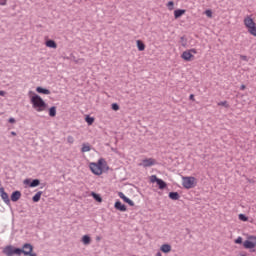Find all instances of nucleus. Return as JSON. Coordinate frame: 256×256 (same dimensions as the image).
I'll return each mask as SVG.
<instances>
[{
	"label": "nucleus",
	"instance_id": "nucleus-24",
	"mask_svg": "<svg viewBox=\"0 0 256 256\" xmlns=\"http://www.w3.org/2000/svg\"><path fill=\"white\" fill-rule=\"evenodd\" d=\"M136 43H137L138 51H145V44L143 43V41L137 40Z\"/></svg>",
	"mask_w": 256,
	"mask_h": 256
},
{
	"label": "nucleus",
	"instance_id": "nucleus-20",
	"mask_svg": "<svg viewBox=\"0 0 256 256\" xmlns=\"http://www.w3.org/2000/svg\"><path fill=\"white\" fill-rule=\"evenodd\" d=\"M89 151H91V145L89 143H83L82 148H81V152L82 153H89Z\"/></svg>",
	"mask_w": 256,
	"mask_h": 256
},
{
	"label": "nucleus",
	"instance_id": "nucleus-32",
	"mask_svg": "<svg viewBox=\"0 0 256 256\" xmlns=\"http://www.w3.org/2000/svg\"><path fill=\"white\" fill-rule=\"evenodd\" d=\"M234 243H236V245H241V243H243V238L238 237L237 239L234 240Z\"/></svg>",
	"mask_w": 256,
	"mask_h": 256
},
{
	"label": "nucleus",
	"instance_id": "nucleus-45",
	"mask_svg": "<svg viewBox=\"0 0 256 256\" xmlns=\"http://www.w3.org/2000/svg\"><path fill=\"white\" fill-rule=\"evenodd\" d=\"M1 97L5 96V91H0Z\"/></svg>",
	"mask_w": 256,
	"mask_h": 256
},
{
	"label": "nucleus",
	"instance_id": "nucleus-2",
	"mask_svg": "<svg viewBox=\"0 0 256 256\" xmlns=\"http://www.w3.org/2000/svg\"><path fill=\"white\" fill-rule=\"evenodd\" d=\"M244 25L248 29V33H250V35H253V37H256L255 21H253V18L251 16H246L244 18Z\"/></svg>",
	"mask_w": 256,
	"mask_h": 256
},
{
	"label": "nucleus",
	"instance_id": "nucleus-15",
	"mask_svg": "<svg viewBox=\"0 0 256 256\" xmlns=\"http://www.w3.org/2000/svg\"><path fill=\"white\" fill-rule=\"evenodd\" d=\"M168 197L170 198V199H172V201H179V199H180V195H179V193L178 192H170L169 194H168Z\"/></svg>",
	"mask_w": 256,
	"mask_h": 256
},
{
	"label": "nucleus",
	"instance_id": "nucleus-7",
	"mask_svg": "<svg viewBox=\"0 0 256 256\" xmlns=\"http://www.w3.org/2000/svg\"><path fill=\"white\" fill-rule=\"evenodd\" d=\"M90 171H92L94 175H103V168L95 162L90 163Z\"/></svg>",
	"mask_w": 256,
	"mask_h": 256
},
{
	"label": "nucleus",
	"instance_id": "nucleus-18",
	"mask_svg": "<svg viewBox=\"0 0 256 256\" xmlns=\"http://www.w3.org/2000/svg\"><path fill=\"white\" fill-rule=\"evenodd\" d=\"M182 15H185V9H177L174 11L175 19H179V17H182Z\"/></svg>",
	"mask_w": 256,
	"mask_h": 256
},
{
	"label": "nucleus",
	"instance_id": "nucleus-39",
	"mask_svg": "<svg viewBox=\"0 0 256 256\" xmlns=\"http://www.w3.org/2000/svg\"><path fill=\"white\" fill-rule=\"evenodd\" d=\"M0 5H2V6L7 5V0H0Z\"/></svg>",
	"mask_w": 256,
	"mask_h": 256
},
{
	"label": "nucleus",
	"instance_id": "nucleus-44",
	"mask_svg": "<svg viewBox=\"0 0 256 256\" xmlns=\"http://www.w3.org/2000/svg\"><path fill=\"white\" fill-rule=\"evenodd\" d=\"M239 256H247V253L242 252V253L239 254Z\"/></svg>",
	"mask_w": 256,
	"mask_h": 256
},
{
	"label": "nucleus",
	"instance_id": "nucleus-34",
	"mask_svg": "<svg viewBox=\"0 0 256 256\" xmlns=\"http://www.w3.org/2000/svg\"><path fill=\"white\" fill-rule=\"evenodd\" d=\"M67 141L70 143V145H73V143H75V138H73V136H68Z\"/></svg>",
	"mask_w": 256,
	"mask_h": 256
},
{
	"label": "nucleus",
	"instance_id": "nucleus-37",
	"mask_svg": "<svg viewBox=\"0 0 256 256\" xmlns=\"http://www.w3.org/2000/svg\"><path fill=\"white\" fill-rule=\"evenodd\" d=\"M112 109H113V111H119V104L113 103L112 104Z\"/></svg>",
	"mask_w": 256,
	"mask_h": 256
},
{
	"label": "nucleus",
	"instance_id": "nucleus-23",
	"mask_svg": "<svg viewBox=\"0 0 256 256\" xmlns=\"http://www.w3.org/2000/svg\"><path fill=\"white\" fill-rule=\"evenodd\" d=\"M82 243L84 245H89L91 243V237H89V235H84L82 237Z\"/></svg>",
	"mask_w": 256,
	"mask_h": 256
},
{
	"label": "nucleus",
	"instance_id": "nucleus-46",
	"mask_svg": "<svg viewBox=\"0 0 256 256\" xmlns=\"http://www.w3.org/2000/svg\"><path fill=\"white\" fill-rule=\"evenodd\" d=\"M156 256H163V255L161 254V252H157Z\"/></svg>",
	"mask_w": 256,
	"mask_h": 256
},
{
	"label": "nucleus",
	"instance_id": "nucleus-8",
	"mask_svg": "<svg viewBox=\"0 0 256 256\" xmlns=\"http://www.w3.org/2000/svg\"><path fill=\"white\" fill-rule=\"evenodd\" d=\"M0 197L6 205H11V200L9 199V194L5 192V188H0Z\"/></svg>",
	"mask_w": 256,
	"mask_h": 256
},
{
	"label": "nucleus",
	"instance_id": "nucleus-40",
	"mask_svg": "<svg viewBox=\"0 0 256 256\" xmlns=\"http://www.w3.org/2000/svg\"><path fill=\"white\" fill-rule=\"evenodd\" d=\"M118 196L120 197V199H123L125 197V194L123 192H119Z\"/></svg>",
	"mask_w": 256,
	"mask_h": 256
},
{
	"label": "nucleus",
	"instance_id": "nucleus-33",
	"mask_svg": "<svg viewBox=\"0 0 256 256\" xmlns=\"http://www.w3.org/2000/svg\"><path fill=\"white\" fill-rule=\"evenodd\" d=\"M204 13H205V15L208 16L210 19H211V17H213V11H211L210 9L206 10Z\"/></svg>",
	"mask_w": 256,
	"mask_h": 256
},
{
	"label": "nucleus",
	"instance_id": "nucleus-29",
	"mask_svg": "<svg viewBox=\"0 0 256 256\" xmlns=\"http://www.w3.org/2000/svg\"><path fill=\"white\" fill-rule=\"evenodd\" d=\"M180 43H181L182 47H187V39L185 38V36H182L180 38Z\"/></svg>",
	"mask_w": 256,
	"mask_h": 256
},
{
	"label": "nucleus",
	"instance_id": "nucleus-36",
	"mask_svg": "<svg viewBox=\"0 0 256 256\" xmlns=\"http://www.w3.org/2000/svg\"><path fill=\"white\" fill-rule=\"evenodd\" d=\"M173 5H175V3L173 1L168 2L167 7H168V9H170V11H172Z\"/></svg>",
	"mask_w": 256,
	"mask_h": 256
},
{
	"label": "nucleus",
	"instance_id": "nucleus-26",
	"mask_svg": "<svg viewBox=\"0 0 256 256\" xmlns=\"http://www.w3.org/2000/svg\"><path fill=\"white\" fill-rule=\"evenodd\" d=\"M92 197L93 199H95V201H97L98 203H101V201H103V198H101V195L95 193V192H92Z\"/></svg>",
	"mask_w": 256,
	"mask_h": 256
},
{
	"label": "nucleus",
	"instance_id": "nucleus-43",
	"mask_svg": "<svg viewBox=\"0 0 256 256\" xmlns=\"http://www.w3.org/2000/svg\"><path fill=\"white\" fill-rule=\"evenodd\" d=\"M11 135H13V137L17 136V132L12 131V132H11Z\"/></svg>",
	"mask_w": 256,
	"mask_h": 256
},
{
	"label": "nucleus",
	"instance_id": "nucleus-13",
	"mask_svg": "<svg viewBox=\"0 0 256 256\" xmlns=\"http://www.w3.org/2000/svg\"><path fill=\"white\" fill-rule=\"evenodd\" d=\"M114 207L117 209V211H127V206H125V204L121 203L119 200L115 202Z\"/></svg>",
	"mask_w": 256,
	"mask_h": 256
},
{
	"label": "nucleus",
	"instance_id": "nucleus-3",
	"mask_svg": "<svg viewBox=\"0 0 256 256\" xmlns=\"http://www.w3.org/2000/svg\"><path fill=\"white\" fill-rule=\"evenodd\" d=\"M195 181H196L195 177L187 176L183 178L182 185L184 189H193V187H195Z\"/></svg>",
	"mask_w": 256,
	"mask_h": 256
},
{
	"label": "nucleus",
	"instance_id": "nucleus-1",
	"mask_svg": "<svg viewBox=\"0 0 256 256\" xmlns=\"http://www.w3.org/2000/svg\"><path fill=\"white\" fill-rule=\"evenodd\" d=\"M31 104L33 109L37 111L38 113H41L42 111H45L47 109V103L43 101V98L41 96L35 94L31 98Z\"/></svg>",
	"mask_w": 256,
	"mask_h": 256
},
{
	"label": "nucleus",
	"instance_id": "nucleus-6",
	"mask_svg": "<svg viewBox=\"0 0 256 256\" xmlns=\"http://www.w3.org/2000/svg\"><path fill=\"white\" fill-rule=\"evenodd\" d=\"M21 253H23V255L37 256V254L33 253V245L29 243L23 245Z\"/></svg>",
	"mask_w": 256,
	"mask_h": 256
},
{
	"label": "nucleus",
	"instance_id": "nucleus-41",
	"mask_svg": "<svg viewBox=\"0 0 256 256\" xmlns=\"http://www.w3.org/2000/svg\"><path fill=\"white\" fill-rule=\"evenodd\" d=\"M240 58L242 61H247V56H245V55H241Z\"/></svg>",
	"mask_w": 256,
	"mask_h": 256
},
{
	"label": "nucleus",
	"instance_id": "nucleus-28",
	"mask_svg": "<svg viewBox=\"0 0 256 256\" xmlns=\"http://www.w3.org/2000/svg\"><path fill=\"white\" fill-rule=\"evenodd\" d=\"M94 122H95V118L90 116L86 117V123H88V125H93Z\"/></svg>",
	"mask_w": 256,
	"mask_h": 256
},
{
	"label": "nucleus",
	"instance_id": "nucleus-25",
	"mask_svg": "<svg viewBox=\"0 0 256 256\" xmlns=\"http://www.w3.org/2000/svg\"><path fill=\"white\" fill-rule=\"evenodd\" d=\"M57 115V107L52 106L49 109V117H55Z\"/></svg>",
	"mask_w": 256,
	"mask_h": 256
},
{
	"label": "nucleus",
	"instance_id": "nucleus-17",
	"mask_svg": "<svg viewBox=\"0 0 256 256\" xmlns=\"http://www.w3.org/2000/svg\"><path fill=\"white\" fill-rule=\"evenodd\" d=\"M41 195H43L42 191H38L33 197H32V201L34 203H39V201H41Z\"/></svg>",
	"mask_w": 256,
	"mask_h": 256
},
{
	"label": "nucleus",
	"instance_id": "nucleus-5",
	"mask_svg": "<svg viewBox=\"0 0 256 256\" xmlns=\"http://www.w3.org/2000/svg\"><path fill=\"white\" fill-rule=\"evenodd\" d=\"M244 249H255L256 236H249L246 241L243 242Z\"/></svg>",
	"mask_w": 256,
	"mask_h": 256
},
{
	"label": "nucleus",
	"instance_id": "nucleus-31",
	"mask_svg": "<svg viewBox=\"0 0 256 256\" xmlns=\"http://www.w3.org/2000/svg\"><path fill=\"white\" fill-rule=\"evenodd\" d=\"M159 179H160V178H157L156 175H152V176L150 177L151 183H157V181H159Z\"/></svg>",
	"mask_w": 256,
	"mask_h": 256
},
{
	"label": "nucleus",
	"instance_id": "nucleus-14",
	"mask_svg": "<svg viewBox=\"0 0 256 256\" xmlns=\"http://www.w3.org/2000/svg\"><path fill=\"white\" fill-rule=\"evenodd\" d=\"M37 93H41L42 95H51V90L47 89V88H43L41 86H38L36 88Z\"/></svg>",
	"mask_w": 256,
	"mask_h": 256
},
{
	"label": "nucleus",
	"instance_id": "nucleus-16",
	"mask_svg": "<svg viewBox=\"0 0 256 256\" xmlns=\"http://www.w3.org/2000/svg\"><path fill=\"white\" fill-rule=\"evenodd\" d=\"M160 251H162V253H171V245L169 244H163L160 247Z\"/></svg>",
	"mask_w": 256,
	"mask_h": 256
},
{
	"label": "nucleus",
	"instance_id": "nucleus-19",
	"mask_svg": "<svg viewBox=\"0 0 256 256\" xmlns=\"http://www.w3.org/2000/svg\"><path fill=\"white\" fill-rule=\"evenodd\" d=\"M46 47H49L50 49H57V43L55 40H47Z\"/></svg>",
	"mask_w": 256,
	"mask_h": 256
},
{
	"label": "nucleus",
	"instance_id": "nucleus-10",
	"mask_svg": "<svg viewBox=\"0 0 256 256\" xmlns=\"http://www.w3.org/2000/svg\"><path fill=\"white\" fill-rule=\"evenodd\" d=\"M41 181L39 179H34L31 181V179H25L24 185H29V187H39Z\"/></svg>",
	"mask_w": 256,
	"mask_h": 256
},
{
	"label": "nucleus",
	"instance_id": "nucleus-12",
	"mask_svg": "<svg viewBox=\"0 0 256 256\" xmlns=\"http://www.w3.org/2000/svg\"><path fill=\"white\" fill-rule=\"evenodd\" d=\"M10 199L13 201V203H17V201L21 199V191L16 190L12 192Z\"/></svg>",
	"mask_w": 256,
	"mask_h": 256
},
{
	"label": "nucleus",
	"instance_id": "nucleus-48",
	"mask_svg": "<svg viewBox=\"0 0 256 256\" xmlns=\"http://www.w3.org/2000/svg\"><path fill=\"white\" fill-rule=\"evenodd\" d=\"M241 89H242V90L245 89V85H242V86H241Z\"/></svg>",
	"mask_w": 256,
	"mask_h": 256
},
{
	"label": "nucleus",
	"instance_id": "nucleus-38",
	"mask_svg": "<svg viewBox=\"0 0 256 256\" xmlns=\"http://www.w3.org/2000/svg\"><path fill=\"white\" fill-rule=\"evenodd\" d=\"M188 52H190L191 55H193V54L197 55V49H195V48L188 50Z\"/></svg>",
	"mask_w": 256,
	"mask_h": 256
},
{
	"label": "nucleus",
	"instance_id": "nucleus-35",
	"mask_svg": "<svg viewBox=\"0 0 256 256\" xmlns=\"http://www.w3.org/2000/svg\"><path fill=\"white\" fill-rule=\"evenodd\" d=\"M240 221H247L249 218L245 216V214H239Z\"/></svg>",
	"mask_w": 256,
	"mask_h": 256
},
{
	"label": "nucleus",
	"instance_id": "nucleus-22",
	"mask_svg": "<svg viewBox=\"0 0 256 256\" xmlns=\"http://www.w3.org/2000/svg\"><path fill=\"white\" fill-rule=\"evenodd\" d=\"M122 200L124 203H128L130 207H135V202H133V200L129 199L127 196L123 197Z\"/></svg>",
	"mask_w": 256,
	"mask_h": 256
},
{
	"label": "nucleus",
	"instance_id": "nucleus-47",
	"mask_svg": "<svg viewBox=\"0 0 256 256\" xmlns=\"http://www.w3.org/2000/svg\"><path fill=\"white\" fill-rule=\"evenodd\" d=\"M190 99H195V96L193 94H191Z\"/></svg>",
	"mask_w": 256,
	"mask_h": 256
},
{
	"label": "nucleus",
	"instance_id": "nucleus-21",
	"mask_svg": "<svg viewBox=\"0 0 256 256\" xmlns=\"http://www.w3.org/2000/svg\"><path fill=\"white\" fill-rule=\"evenodd\" d=\"M157 185L159 187V189H165V187H167V183L165 181H163V179H159L157 180Z\"/></svg>",
	"mask_w": 256,
	"mask_h": 256
},
{
	"label": "nucleus",
	"instance_id": "nucleus-42",
	"mask_svg": "<svg viewBox=\"0 0 256 256\" xmlns=\"http://www.w3.org/2000/svg\"><path fill=\"white\" fill-rule=\"evenodd\" d=\"M9 123H15V118H9Z\"/></svg>",
	"mask_w": 256,
	"mask_h": 256
},
{
	"label": "nucleus",
	"instance_id": "nucleus-49",
	"mask_svg": "<svg viewBox=\"0 0 256 256\" xmlns=\"http://www.w3.org/2000/svg\"><path fill=\"white\" fill-rule=\"evenodd\" d=\"M101 238H97V241H100Z\"/></svg>",
	"mask_w": 256,
	"mask_h": 256
},
{
	"label": "nucleus",
	"instance_id": "nucleus-30",
	"mask_svg": "<svg viewBox=\"0 0 256 256\" xmlns=\"http://www.w3.org/2000/svg\"><path fill=\"white\" fill-rule=\"evenodd\" d=\"M104 163H105V159L101 158L98 160V163H96V165H99L100 169H103Z\"/></svg>",
	"mask_w": 256,
	"mask_h": 256
},
{
	"label": "nucleus",
	"instance_id": "nucleus-11",
	"mask_svg": "<svg viewBox=\"0 0 256 256\" xmlns=\"http://www.w3.org/2000/svg\"><path fill=\"white\" fill-rule=\"evenodd\" d=\"M195 56H193V54H191V52H189V50H186L182 53L181 55V58L184 60V61H193V58Z\"/></svg>",
	"mask_w": 256,
	"mask_h": 256
},
{
	"label": "nucleus",
	"instance_id": "nucleus-9",
	"mask_svg": "<svg viewBox=\"0 0 256 256\" xmlns=\"http://www.w3.org/2000/svg\"><path fill=\"white\" fill-rule=\"evenodd\" d=\"M157 163V161H155V159L153 158H147V159H144L142 160V163H140V165L142 167H153V165H155Z\"/></svg>",
	"mask_w": 256,
	"mask_h": 256
},
{
	"label": "nucleus",
	"instance_id": "nucleus-4",
	"mask_svg": "<svg viewBox=\"0 0 256 256\" xmlns=\"http://www.w3.org/2000/svg\"><path fill=\"white\" fill-rule=\"evenodd\" d=\"M3 253H4V255H7V256L21 255V249L15 248L13 246H6L3 249Z\"/></svg>",
	"mask_w": 256,
	"mask_h": 256
},
{
	"label": "nucleus",
	"instance_id": "nucleus-27",
	"mask_svg": "<svg viewBox=\"0 0 256 256\" xmlns=\"http://www.w3.org/2000/svg\"><path fill=\"white\" fill-rule=\"evenodd\" d=\"M218 106L225 107L226 109H229V104L227 103V101L218 102Z\"/></svg>",
	"mask_w": 256,
	"mask_h": 256
}]
</instances>
